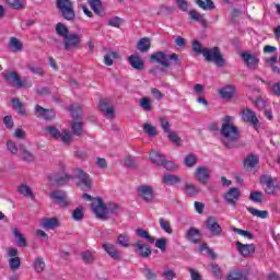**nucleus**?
I'll use <instances>...</instances> for the list:
<instances>
[{
    "label": "nucleus",
    "instance_id": "f257e3e1",
    "mask_svg": "<svg viewBox=\"0 0 280 280\" xmlns=\"http://www.w3.org/2000/svg\"><path fill=\"white\" fill-rule=\"evenodd\" d=\"M232 116H225L222 119L221 137L225 148H235V142L240 139V129L235 125H232Z\"/></svg>",
    "mask_w": 280,
    "mask_h": 280
},
{
    "label": "nucleus",
    "instance_id": "f03ea898",
    "mask_svg": "<svg viewBox=\"0 0 280 280\" xmlns=\"http://www.w3.org/2000/svg\"><path fill=\"white\" fill-rule=\"evenodd\" d=\"M92 209L98 220H108V213H119V209H121V207L117 203H109L106 207L104 199L96 197L92 203Z\"/></svg>",
    "mask_w": 280,
    "mask_h": 280
},
{
    "label": "nucleus",
    "instance_id": "7ed1b4c3",
    "mask_svg": "<svg viewBox=\"0 0 280 280\" xmlns=\"http://www.w3.org/2000/svg\"><path fill=\"white\" fill-rule=\"evenodd\" d=\"M259 184L267 196H277V192L280 191V185L277 184V179H275L273 176L268 173L260 175Z\"/></svg>",
    "mask_w": 280,
    "mask_h": 280
},
{
    "label": "nucleus",
    "instance_id": "20e7f679",
    "mask_svg": "<svg viewBox=\"0 0 280 280\" xmlns=\"http://www.w3.org/2000/svg\"><path fill=\"white\" fill-rule=\"evenodd\" d=\"M203 58L207 62H214L217 67H226V59L218 46L209 49L203 48Z\"/></svg>",
    "mask_w": 280,
    "mask_h": 280
},
{
    "label": "nucleus",
    "instance_id": "39448f33",
    "mask_svg": "<svg viewBox=\"0 0 280 280\" xmlns=\"http://www.w3.org/2000/svg\"><path fill=\"white\" fill-rule=\"evenodd\" d=\"M150 60L151 62H158L159 65H162V67H165V69H170V67H172V65H170V60H174L175 65L180 67V59L176 52H173L167 57L164 51H156L151 55Z\"/></svg>",
    "mask_w": 280,
    "mask_h": 280
},
{
    "label": "nucleus",
    "instance_id": "423d86ee",
    "mask_svg": "<svg viewBox=\"0 0 280 280\" xmlns=\"http://www.w3.org/2000/svg\"><path fill=\"white\" fill-rule=\"evenodd\" d=\"M72 180H77V187H80V189L89 190L93 187L91 175L86 174L82 168L73 170Z\"/></svg>",
    "mask_w": 280,
    "mask_h": 280
},
{
    "label": "nucleus",
    "instance_id": "0eeeda50",
    "mask_svg": "<svg viewBox=\"0 0 280 280\" xmlns=\"http://www.w3.org/2000/svg\"><path fill=\"white\" fill-rule=\"evenodd\" d=\"M57 8L66 21L75 20V11L73 10V2L71 0H57Z\"/></svg>",
    "mask_w": 280,
    "mask_h": 280
},
{
    "label": "nucleus",
    "instance_id": "6e6552de",
    "mask_svg": "<svg viewBox=\"0 0 280 280\" xmlns=\"http://www.w3.org/2000/svg\"><path fill=\"white\" fill-rule=\"evenodd\" d=\"M82 45V36L78 33H71L66 38H63V46L66 51H71L72 49H78Z\"/></svg>",
    "mask_w": 280,
    "mask_h": 280
},
{
    "label": "nucleus",
    "instance_id": "1a4fd4ad",
    "mask_svg": "<svg viewBox=\"0 0 280 280\" xmlns=\"http://www.w3.org/2000/svg\"><path fill=\"white\" fill-rule=\"evenodd\" d=\"M135 253L139 255V257H142L143 259H148L152 255V248H150V245L144 243L143 241H137L133 244Z\"/></svg>",
    "mask_w": 280,
    "mask_h": 280
},
{
    "label": "nucleus",
    "instance_id": "9d476101",
    "mask_svg": "<svg viewBox=\"0 0 280 280\" xmlns=\"http://www.w3.org/2000/svg\"><path fill=\"white\" fill-rule=\"evenodd\" d=\"M66 170L67 166L65 164L59 165V173H57L54 178L56 185H67L69 180H72V176L69 173L65 172Z\"/></svg>",
    "mask_w": 280,
    "mask_h": 280
},
{
    "label": "nucleus",
    "instance_id": "9b49d317",
    "mask_svg": "<svg viewBox=\"0 0 280 280\" xmlns=\"http://www.w3.org/2000/svg\"><path fill=\"white\" fill-rule=\"evenodd\" d=\"M49 196L59 207H69L71 205L69 199H67V192L65 190H52Z\"/></svg>",
    "mask_w": 280,
    "mask_h": 280
},
{
    "label": "nucleus",
    "instance_id": "f8f14e48",
    "mask_svg": "<svg viewBox=\"0 0 280 280\" xmlns=\"http://www.w3.org/2000/svg\"><path fill=\"white\" fill-rule=\"evenodd\" d=\"M98 108L108 119L115 118V107L110 106V100L102 98L98 103Z\"/></svg>",
    "mask_w": 280,
    "mask_h": 280
},
{
    "label": "nucleus",
    "instance_id": "ddd939ff",
    "mask_svg": "<svg viewBox=\"0 0 280 280\" xmlns=\"http://www.w3.org/2000/svg\"><path fill=\"white\" fill-rule=\"evenodd\" d=\"M259 172V156L249 154L246 158V173L257 174Z\"/></svg>",
    "mask_w": 280,
    "mask_h": 280
},
{
    "label": "nucleus",
    "instance_id": "4468645a",
    "mask_svg": "<svg viewBox=\"0 0 280 280\" xmlns=\"http://www.w3.org/2000/svg\"><path fill=\"white\" fill-rule=\"evenodd\" d=\"M138 196L144 200V202H152V200H154V189L152 186L141 185L138 187Z\"/></svg>",
    "mask_w": 280,
    "mask_h": 280
},
{
    "label": "nucleus",
    "instance_id": "2eb2a0df",
    "mask_svg": "<svg viewBox=\"0 0 280 280\" xmlns=\"http://www.w3.org/2000/svg\"><path fill=\"white\" fill-rule=\"evenodd\" d=\"M35 115L42 117L45 121H54L56 118V112L54 109H47L40 105H35Z\"/></svg>",
    "mask_w": 280,
    "mask_h": 280
},
{
    "label": "nucleus",
    "instance_id": "dca6fc26",
    "mask_svg": "<svg viewBox=\"0 0 280 280\" xmlns=\"http://www.w3.org/2000/svg\"><path fill=\"white\" fill-rule=\"evenodd\" d=\"M206 229L210 231L211 235H214V236L222 235V226L218 224V219L215 217H209L207 219Z\"/></svg>",
    "mask_w": 280,
    "mask_h": 280
},
{
    "label": "nucleus",
    "instance_id": "f3484780",
    "mask_svg": "<svg viewBox=\"0 0 280 280\" xmlns=\"http://www.w3.org/2000/svg\"><path fill=\"white\" fill-rule=\"evenodd\" d=\"M246 121L256 130L259 132V128H261V122L259 121V118L257 117V114L250 109H246Z\"/></svg>",
    "mask_w": 280,
    "mask_h": 280
},
{
    "label": "nucleus",
    "instance_id": "a211bd4d",
    "mask_svg": "<svg viewBox=\"0 0 280 280\" xmlns=\"http://www.w3.org/2000/svg\"><path fill=\"white\" fill-rule=\"evenodd\" d=\"M102 248L109 255L112 259H115L118 261V259H121V253H119V249H117V246H115L112 243H104L102 245Z\"/></svg>",
    "mask_w": 280,
    "mask_h": 280
},
{
    "label": "nucleus",
    "instance_id": "6ab92c4d",
    "mask_svg": "<svg viewBox=\"0 0 280 280\" xmlns=\"http://www.w3.org/2000/svg\"><path fill=\"white\" fill-rule=\"evenodd\" d=\"M3 78L7 82H11L13 86H25L23 84V80H21V77L16 71L7 72L3 74Z\"/></svg>",
    "mask_w": 280,
    "mask_h": 280
},
{
    "label": "nucleus",
    "instance_id": "aec40b11",
    "mask_svg": "<svg viewBox=\"0 0 280 280\" xmlns=\"http://www.w3.org/2000/svg\"><path fill=\"white\" fill-rule=\"evenodd\" d=\"M129 65L132 69H136V71H143V69H145V62L139 55H130Z\"/></svg>",
    "mask_w": 280,
    "mask_h": 280
},
{
    "label": "nucleus",
    "instance_id": "412c9836",
    "mask_svg": "<svg viewBox=\"0 0 280 280\" xmlns=\"http://www.w3.org/2000/svg\"><path fill=\"white\" fill-rule=\"evenodd\" d=\"M19 156L22 161H25L26 163H33V161H36V156H34V153H32L25 145L20 144L19 145Z\"/></svg>",
    "mask_w": 280,
    "mask_h": 280
},
{
    "label": "nucleus",
    "instance_id": "4be33fe9",
    "mask_svg": "<svg viewBox=\"0 0 280 280\" xmlns=\"http://www.w3.org/2000/svg\"><path fill=\"white\" fill-rule=\"evenodd\" d=\"M224 198L228 205L235 207V203L237 200H240V188H230L229 191L224 195Z\"/></svg>",
    "mask_w": 280,
    "mask_h": 280
},
{
    "label": "nucleus",
    "instance_id": "5701e85b",
    "mask_svg": "<svg viewBox=\"0 0 280 280\" xmlns=\"http://www.w3.org/2000/svg\"><path fill=\"white\" fill-rule=\"evenodd\" d=\"M12 108L14 112L20 115V117H26L27 116V109H25V104L21 102L20 98H12L11 100Z\"/></svg>",
    "mask_w": 280,
    "mask_h": 280
},
{
    "label": "nucleus",
    "instance_id": "b1692460",
    "mask_svg": "<svg viewBox=\"0 0 280 280\" xmlns=\"http://www.w3.org/2000/svg\"><path fill=\"white\" fill-rule=\"evenodd\" d=\"M195 177L199 183H202L203 185L207 184L209 180V168L206 166H198L195 172Z\"/></svg>",
    "mask_w": 280,
    "mask_h": 280
},
{
    "label": "nucleus",
    "instance_id": "393cba45",
    "mask_svg": "<svg viewBox=\"0 0 280 280\" xmlns=\"http://www.w3.org/2000/svg\"><path fill=\"white\" fill-rule=\"evenodd\" d=\"M218 94L221 100H233L235 95V88L233 85H225L218 90Z\"/></svg>",
    "mask_w": 280,
    "mask_h": 280
},
{
    "label": "nucleus",
    "instance_id": "a878e982",
    "mask_svg": "<svg viewBox=\"0 0 280 280\" xmlns=\"http://www.w3.org/2000/svg\"><path fill=\"white\" fill-rule=\"evenodd\" d=\"M43 229H47L48 231H54V229H58L60 226V221L58 218H44L40 221Z\"/></svg>",
    "mask_w": 280,
    "mask_h": 280
},
{
    "label": "nucleus",
    "instance_id": "bb28decb",
    "mask_svg": "<svg viewBox=\"0 0 280 280\" xmlns=\"http://www.w3.org/2000/svg\"><path fill=\"white\" fill-rule=\"evenodd\" d=\"M200 230L196 228H190L186 232V240H188V242H191L192 244H200Z\"/></svg>",
    "mask_w": 280,
    "mask_h": 280
},
{
    "label": "nucleus",
    "instance_id": "cd10ccee",
    "mask_svg": "<svg viewBox=\"0 0 280 280\" xmlns=\"http://www.w3.org/2000/svg\"><path fill=\"white\" fill-rule=\"evenodd\" d=\"M116 244L121 246V248H129L130 247V235L128 232H124L117 236Z\"/></svg>",
    "mask_w": 280,
    "mask_h": 280
},
{
    "label": "nucleus",
    "instance_id": "c85d7f7f",
    "mask_svg": "<svg viewBox=\"0 0 280 280\" xmlns=\"http://www.w3.org/2000/svg\"><path fill=\"white\" fill-rule=\"evenodd\" d=\"M150 47H152V45L148 37L140 38L137 44V49L138 51H141V54H145L147 51H150Z\"/></svg>",
    "mask_w": 280,
    "mask_h": 280
},
{
    "label": "nucleus",
    "instance_id": "c756f323",
    "mask_svg": "<svg viewBox=\"0 0 280 280\" xmlns=\"http://www.w3.org/2000/svg\"><path fill=\"white\" fill-rule=\"evenodd\" d=\"M188 15L192 21H198L203 27H207V19H205V15L197 10H190Z\"/></svg>",
    "mask_w": 280,
    "mask_h": 280
},
{
    "label": "nucleus",
    "instance_id": "7c9ffc66",
    "mask_svg": "<svg viewBox=\"0 0 280 280\" xmlns=\"http://www.w3.org/2000/svg\"><path fill=\"white\" fill-rule=\"evenodd\" d=\"M119 59V52L109 51L103 57V62L106 67H113L114 60Z\"/></svg>",
    "mask_w": 280,
    "mask_h": 280
},
{
    "label": "nucleus",
    "instance_id": "2f4dec72",
    "mask_svg": "<svg viewBox=\"0 0 280 280\" xmlns=\"http://www.w3.org/2000/svg\"><path fill=\"white\" fill-rule=\"evenodd\" d=\"M249 200H252V202H256L257 205H261V202L266 200V195H264V191L261 190H253L249 194Z\"/></svg>",
    "mask_w": 280,
    "mask_h": 280
},
{
    "label": "nucleus",
    "instance_id": "473e14b6",
    "mask_svg": "<svg viewBox=\"0 0 280 280\" xmlns=\"http://www.w3.org/2000/svg\"><path fill=\"white\" fill-rule=\"evenodd\" d=\"M91 9L97 16H104V10L102 9L101 0H88Z\"/></svg>",
    "mask_w": 280,
    "mask_h": 280
},
{
    "label": "nucleus",
    "instance_id": "72a5a7b5",
    "mask_svg": "<svg viewBox=\"0 0 280 280\" xmlns=\"http://www.w3.org/2000/svg\"><path fill=\"white\" fill-rule=\"evenodd\" d=\"M149 159L154 163V165L161 166L165 161V155L161 154V152L152 151Z\"/></svg>",
    "mask_w": 280,
    "mask_h": 280
},
{
    "label": "nucleus",
    "instance_id": "f704fd0d",
    "mask_svg": "<svg viewBox=\"0 0 280 280\" xmlns=\"http://www.w3.org/2000/svg\"><path fill=\"white\" fill-rule=\"evenodd\" d=\"M13 235L18 242V246H20V248H25V246H27V240L25 238V236L21 233V231H19V229H13Z\"/></svg>",
    "mask_w": 280,
    "mask_h": 280
},
{
    "label": "nucleus",
    "instance_id": "c9c22d12",
    "mask_svg": "<svg viewBox=\"0 0 280 280\" xmlns=\"http://www.w3.org/2000/svg\"><path fill=\"white\" fill-rule=\"evenodd\" d=\"M9 47L11 48V51H23V42H21L16 37H11L9 40Z\"/></svg>",
    "mask_w": 280,
    "mask_h": 280
},
{
    "label": "nucleus",
    "instance_id": "e433bc0d",
    "mask_svg": "<svg viewBox=\"0 0 280 280\" xmlns=\"http://www.w3.org/2000/svg\"><path fill=\"white\" fill-rule=\"evenodd\" d=\"M195 3L198 8H201V10H215V3H213V0H195Z\"/></svg>",
    "mask_w": 280,
    "mask_h": 280
},
{
    "label": "nucleus",
    "instance_id": "4c0bfd02",
    "mask_svg": "<svg viewBox=\"0 0 280 280\" xmlns=\"http://www.w3.org/2000/svg\"><path fill=\"white\" fill-rule=\"evenodd\" d=\"M136 234L138 235V237H141L142 240H147V242H149V244H154L155 240L154 236L150 235V232L139 228L136 230Z\"/></svg>",
    "mask_w": 280,
    "mask_h": 280
},
{
    "label": "nucleus",
    "instance_id": "58836bf2",
    "mask_svg": "<svg viewBox=\"0 0 280 280\" xmlns=\"http://www.w3.org/2000/svg\"><path fill=\"white\" fill-rule=\"evenodd\" d=\"M246 67L247 69H255L256 67H259V58H257L255 55L247 54Z\"/></svg>",
    "mask_w": 280,
    "mask_h": 280
},
{
    "label": "nucleus",
    "instance_id": "ea45409f",
    "mask_svg": "<svg viewBox=\"0 0 280 280\" xmlns=\"http://www.w3.org/2000/svg\"><path fill=\"white\" fill-rule=\"evenodd\" d=\"M19 194L24 196V198H34V191L26 184H22L18 187Z\"/></svg>",
    "mask_w": 280,
    "mask_h": 280
},
{
    "label": "nucleus",
    "instance_id": "a19ab883",
    "mask_svg": "<svg viewBox=\"0 0 280 280\" xmlns=\"http://www.w3.org/2000/svg\"><path fill=\"white\" fill-rule=\"evenodd\" d=\"M70 126L72 129V135H74V137H82V132L84 130L82 121H71Z\"/></svg>",
    "mask_w": 280,
    "mask_h": 280
},
{
    "label": "nucleus",
    "instance_id": "79ce46f5",
    "mask_svg": "<svg viewBox=\"0 0 280 280\" xmlns=\"http://www.w3.org/2000/svg\"><path fill=\"white\" fill-rule=\"evenodd\" d=\"M142 130L144 135H148L151 138L156 137L159 132L156 131V127L152 126L150 122H144L142 126Z\"/></svg>",
    "mask_w": 280,
    "mask_h": 280
},
{
    "label": "nucleus",
    "instance_id": "37998d69",
    "mask_svg": "<svg viewBox=\"0 0 280 280\" xmlns=\"http://www.w3.org/2000/svg\"><path fill=\"white\" fill-rule=\"evenodd\" d=\"M9 8L12 10H24L25 8V0H5Z\"/></svg>",
    "mask_w": 280,
    "mask_h": 280
},
{
    "label": "nucleus",
    "instance_id": "c03bdc74",
    "mask_svg": "<svg viewBox=\"0 0 280 280\" xmlns=\"http://www.w3.org/2000/svg\"><path fill=\"white\" fill-rule=\"evenodd\" d=\"M247 210L249 211V213H252V215H254L255 218H260V220H266L269 215L267 210H258L255 208H247Z\"/></svg>",
    "mask_w": 280,
    "mask_h": 280
},
{
    "label": "nucleus",
    "instance_id": "a18cd8bd",
    "mask_svg": "<svg viewBox=\"0 0 280 280\" xmlns=\"http://www.w3.org/2000/svg\"><path fill=\"white\" fill-rule=\"evenodd\" d=\"M164 185H178L180 183V177L172 174H166L163 177Z\"/></svg>",
    "mask_w": 280,
    "mask_h": 280
},
{
    "label": "nucleus",
    "instance_id": "49530a36",
    "mask_svg": "<svg viewBox=\"0 0 280 280\" xmlns=\"http://www.w3.org/2000/svg\"><path fill=\"white\" fill-rule=\"evenodd\" d=\"M159 222L162 231H164L168 235H172V233H174V230L172 229V223H170V221L165 220L164 218H160Z\"/></svg>",
    "mask_w": 280,
    "mask_h": 280
},
{
    "label": "nucleus",
    "instance_id": "de8ad7c7",
    "mask_svg": "<svg viewBox=\"0 0 280 280\" xmlns=\"http://www.w3.org/2000/svg\"><path fill=\"white\" fill-rule=\"evenodd\" d=\"M196 163H198V158L194 153H188L184 158V164L186 165V167H194V165H196Z\"/></svg>",
    "mask_w": 280,
    "mask_h": 280
},
{
    "label": "nucleus",
    "instance_id": "09e8293b",
    "mask_svg": "<svg viewBox=\"0 0 280 280\" xmlns=\"http://www.w3.org/2000/svg\"><path fill=\"white\" fill-rule=\"evenodd\" d=\"M56 33L58 34V36H61V38H67V36L69 35V28L65 24L59 22L56 25Z\"/></svg>",
    "mask_w": 280,
    "mask_h": 280
},
{
    "label": "nucleus",
    "instance_id": "8fccbe9b",
    "mask_svg": "<svg viewBox=\"0 0 280 280\" xmlns=\"http://www.w3.org/2000/svg\"><path fill=\"white\" fill-rule=\"evenodd\" d=\"M228 280H246V277L241 270H233L228 273Z\"/></svg>",
    "mask_w": 280,
    "mask_h": 280
},
{
    "label": "nucleus",
    "instance_id": "3c124183",
    "mask_svg": "<svg viewBox=\"0 0 280 280\" xmlns=\"http://www.w3.org/2000/svg\"><path fill=\"white\" fill-rule=\"evenodd\" d=\"M82 260L84 264H94L95 262V255L92 254L91 250H85L81 253Z\"/></svg>",
    "mask_w": 280,
    "mask_h": 280
},
{
    "label": "nucleus",
    "instance_id": "603ef678",
    "mask_svg": "<svg viewBox=\"0 0 280 280\" xmlns=\"http://www.w3.org/2000/svg\"><path fill=\"white\" fill-rule=\"evenodd\" d=\"M184 191L186 196H189V198H192V196H196L199 190L192 184H186L184 187Z\"/></svg>",
    "mask_w": 280,
    "mask_h": 280
},
{
    "label": "nucleus",
    "instance_id": "864d4df0",
    "mask_svg": "<svg viewBox=\"0 0 280 280\" xmlns=\"http://www.w3.org/2000/svg\"><path fill=\"white\" fill-rule=\"evenodd\" d=\"M46 132H49L50 137H52V139H60V137H62V133L60 132V130H58V128L54 127V126H48L45 128Z\"/></svg>",
    "mask_w": 280,
    "mask_h": 280
},
{
    "label": "nucleus",
    "instance_id": "5fc2aeb1",
    "mask_svg": "<svg viewBox=\"0 0 280 280\" xmlns=\"http://www.w3.org/2000/svg\"><path fill=\"white\" fill-rule=\"evenodd\" d=\"M33 264L35 271L43 272L45 270V260L43 258H35Z\"/></svg>",
    "mask_w": 280,
    "mask_h": 280
},
{
    "label": "nucleus",
    "instance_id": "6e6d98bb",
    "mask_svg": "<svg viewBox=\"0 0 280 280\" xmlns=\"http://www.w3.org/2000/svg\"><path fill=\"white\" fill-rule=\"evenodd\" d=\"M140 106L142 109L147 110V113H150L152 110V101H150L149 97H142L140 100Z\"/></svg>",
    "mask_w": 280,
    "mask_h": 280
},
{
    "label": "nucleus",
    "instance_id": "4d7b16f0",
    "mask_svg": "<svg viewBox=\"0 0 280 280\" xmlns=\"http://www.w3.org/2000/svg\"><path fill=\"white\" fill-rule=\"evenodd\" d=\"M27 69L31 73H34V75H45V71L40 67H36L34 63H28Z\"/></svg>",
    "mask_w": 280,
    "mask_h": 280
},
{
    "label": "nucleus",
    "instance_id": "13d9d810",
    "mask_svg": "<svg viewBox=\"0 0 280 280\" xmlns=\"http://www.w3.org/2000/svg\"><path fill=\"white\" fill-rule=\"evenodd\" d=\"M155 248H160L162 253H165L167 250V238H158L155 241Z\"/></svg>",
    "mask_w": 280,
    "mask_h": 280
},
{
    "label": "nucleus",
    "instance_id": "bf43d9fd",
    "mask_svg": "<svg viewBox=\"0 0 280 280\" xmlns=\"http://www.w3.org/2000/svg\"><path fill=\"white\" fill-rule=\"evenodd\" d=\"M72 219L75 222H81V220L84 219V212L82 211V207H79L77 209L73 210L72 212Z\"/></svg>",
    "mask_w": 280,
    "mask_h": 280
},
{
    "label": "nucleus",
    "instance_id": "052dcab7",
    "mask_svg": "<svg viewBox=\"0 0 280 280\" xmlns=\"http://www.w3.org/2000/svg\"><path fill=\"white\" fill-rule=\"evenodd\" d=\"M160 126L165 135H168L172 132V129H170V121L163 117L159 119Z\"/></svg>",
    "mask_w": 280,
    "mask_h": 280
},
{
    "label": "nucleus",
    "instance_id": "680f3d73",
    "mask_svg": "<svg viewBox=\"0 0 280 280\" xmlns=\"http://www.w3.org/2000/svg\"><path fill=\"white\" fill-rule=\"evenodd\" d=\"M168 140L172 141V143H175V145H180L183 143V139L178 137V133L171 131L167 133Z\"/></svg>",
    "mask_w": 280,
    "mask_h": 280
},
{
    "label": "nucleus",
    "instance_id": "e2e57ef3",
    "mask_svg": "<svg viewBox=\"0 0 280 280\" xmlns=\"http://www.w3.org/2000/svg\"><path fill=\"white\" fill-rule=\"evenodd\" d=\"M192 51H195L197 56H200V55L205 56V48H202V44H200L198 40L192 42Z\"/></svg>",
    "mask_w": 280,
    "mask_h": 280
},
{
    "label": "nucleus",
    "instance_id": "0e129e2a",
    "mask_svg": "<svg viewBox=\"0 0 280 280\" xmlns=\"http://www.w3.org/2000/svg\"><path fill=\"white\" fill-rule=\"evenodd\" d=\"M9 266L11 270H19L21 268V258L14 257L9 260Z\"/></svg>",
    "mask_w": 280,
    "mask_h": 280
},
{
    "label": "nucleus",
    "instance_id": "69168bd1",
    "mask_svg": "<svg viewBox=\"0 0 280 280\" xmlns=\"http://www.w3.org/2000/svg\"><path fill=\"white\" fill-rule=\"evenodd\" d=\"M124 165H125V167H128L129 170H135V168H137V161H135V159H132V156H127L124 160Z\"/></svg>",
    "mask_w": 280,
    "mask_h": 280
},
{
    "label": "nucleus",
    "instance_id": "338daca9",
    "mask_svg": "<svg viewBox=\"0 0 280 280\" xmlns=\"http://www.w3.org/2000/svg\"><path fill=\"white\" fill-rule=\"evenodd\" d=\"M7 148L11 154H19V147H16V143L12 140L7 141Z\"/></svg>",
    "mask_w": 280,
    "mask_h": 280
},
{
    "label": "nucleus",
    "instance_id": "774afa93",
    "mask_svg": "<svg viewBox=\"0 0 280 280\" xmlns=\"http://www.w3.org/2000/svg\"><path fill=\"white\" fill-rule=\"evenodd\" d=\"M121 23L122 20L119 16H115L108 21L107 25H109L110 27H119Z\"/></svg>",
    "mask_w": 280,
    "mask_h": 280
}]
</instances>
